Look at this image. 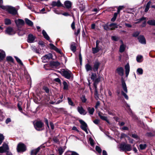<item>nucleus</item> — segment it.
I'll use <instances>...</instances> for the list:
<instances>
[{"label": "nucleus", "instance_id": "nucleus-1", "mask_svg": "<svg viewBox=\"0 0 155 155\" xmlns=\"http://www.w3.org/2000/svg\"><path fill=\"white\" fill-rule=\"evenodd\" d=\"M0 7L2 9L6 10L9 13L12 15H15L17 13V11L16 9L12 6H4L1 4L0 5Z\"/></svg>", "mask_w": 155, "mask_h": 155}, {"label": "nucleus", "instance_id": "nucleus-2", "mask_svg": "<svg viewBox=\"0 0 155 155\" xmlns=\"http://www.w3.org/2000/svg\"><path fill=\"white\" fill-rule=\"evenodd\" d=\"M61 74L68 79H72L73 75L71 72L68 70L62 69L61 71Z\"/></svg>", "mask_w": 155, "mask_h": 155}, {"label": "nucleus", "instance_id": "nucleus-3", "mask_svg": "<svg viewBox=\"0 0 155 155\" xmlns=\"http://www.w3.org/2000/svg\"><path fill=\"white\" fill-rule=\"evenodd\" d=\"M120 148L121 150L125 152L130 151L132 150L131 146L129 144H121L120 145Z\"/></svg>", "mask_w": 155, "mask_h": 155}, {"label": "nucleus", "instance_id": "nucleus-4", "mask_svg": "<svg viewBox=\"0 0 155 155\" xmlns=\"http://www.w3.org/2000/svg\"><path fill=\"white\" fill-rule=\"evenodd\" d=\"M34 127L37 130H40L42 129L44 124L41 121H38L34 123Z\"/></svg>", "mask_w": 155, "mask_h": 155}, {"label": "nucleus", "instance_id": "nucleus-5", "mask_svg": "<svg viewBox=\"0 0 155 155\" xmlns=\"http://www.w3.org/2000/svg\"><path fill=\"white\" fill-rule=\"evenodd\" d=\"M17 150L18 152H24L26 150V146L23 143H19L17 146Z\"/></svg>", "mask_w": 155, "mask_h": 155}, {"label": "nucleus", "instance_id": "nucleus-6", "mask_svg": "<svg viewBox=\"0 0 155 155\" xmlns=\"http://www.w3.org/2000/svg\"><path fill=\"white\" fill-rule=\"evenodd\" d=\"M9 150L8 145L5 143H4L2 146L0 147V153H3L6 152Z\"/></svg>", "mask_w": 155, "mask_h": 155}, {"label": "nucleus", "instance_id": "nucleus-7", "mask_svg": "<svg viewBox=\"0 0 155 155\" xmlns=\"http://www.w3.org/2000/svg\"><path fill=\"white\" fill-rule=\"evenodd\" d=\"M79 121L81 124V129L84 131L87 134L88 132L87 129V125L86 123L82 120H79Z\"/></svg>", "mask_w": 155, "mask_h": 155}, {"label": "nucleus", "instance_id": "nucleus-8", "mask_svg": "<svg viewBox=\"0 0 155 155\" xmlns=\"http://www.w3.org/2000/svg\"><path fill=\"white\" fill-rule=\"evenodd\" d=\"M15 31L11 27L7 28L5 30V33L8 35H13L15 34Z\"/></svg>", "mask_w": 155, "mask_h": 155}, {"label": "nucleus", "instance_id": "nucleus-9", "mask_svg": "<svg viewBox=\"0 0 155 155\" xmlns=\"http://www.w3.org/2000/svg\"><path fill=\"white\" fill-rule=\"evenodd\" d=\"M52 58V54L51 53H49L47 54H46L44 56H43L41 59L42 61L44 63H46L50 59Z\"/></svg>", "mask_w": 155, "mask_h": 155}, {"label": "nucleus", "instance_id": "nucleus-10", "mask_svg": "<svg viewBox=\"0 0 155 155\" xmlns=\"http://www.w3.org/2000/svg\"><path fill=\"white\" fill-rule=\"evenodd\" d=\"M100 64V62L98 60H96L94 63V66L93 68V71L94 72L97 71Z\"/></svg>", "mask_w": 155, "mask_h": 155}, {"label": "nucleus", "instance_id": "nucleus-11", "mask_svg": "<svg viewBox=\"0 0 155 155\" xmlns=\"http://www.w3.org/2000/svg\"><path fill=\"white\" fill-rule=\"evenodd\" d=\"M51 5L53 7H60L62 6V4L59 0L57 2L53 1L51 3Z\"/></svg>", "mask_w": 155, "mask_h": 155}, {"label": "nucleus", "instance_id": "nucleus-12", "mask_svg": "<svg viewBox=\"0 0 155 155\" xmlns=\"http://www.w3.org/2000/svg\"><path fill=\"white\" fill-rule=\"evenodd\" d=\"M77 110L81 114L85 115L87 114V112L82 107H78L77 108Z\"/></svg>", "mask_w": 155, "mask_h": 155}, {"label": "nucleus", "instance_id": "nucleus-13", "mask_svg": "<svg viewBox=\"0 0 155 155\" xmlns=\"http://www.w3.org/2000/svg\"><path fill=\"white\" fill-rule=\"evenodd\" d=\"M139 41L141 43L145 44L146 43V39L144 37L143 35H140L138 38Z\"/></svg>", "mask_w": 155, "mask_h": 155}, {"label": "nucleus", "instance_id": "nucleus-14", "mask_svg": "<svg viewBox=\"0 0 155 155\" xmlns=\"http://www.w3.org/2000/svg\"><path fill=\"white\" fill-rule=\"evenodd\" d=\"M35 37L31 34H29L28 35L27 39V41L28 42L32 43L33 42Z\"/></svg>", "mask_w": 155, "mask_h": 155}, {"label": "nucleus", "instance_id": "nucleus-15", "mask_svg": "<svg viewBox=\"0 0 155 155\" xmlns=\"http://www.w3.org/2000/svg\"><path fill=\"white\" fill-rule=\"evenodd\" d=\"M116 71L121 76L123 75L124 70L123 68L120 67L117 68L116 70Z\"/></svg>", "mask_w": 155, "mask_h": 155}, {"label": "nucleus", "instance_id": "nucleus-16", "mask_svg": "<svg viewBox=\"0 0 155 155\" xmlns=\"http://www.w3.org/2000/svg\"><path fill=\"white\" fill-rule=\"evenodd\" d=\"M15 22L18 26L20 25H23L25 23L23 20L19 19L17 20H15Z\"/></svg>", "mask_w": 155, "mask_h": 155}, {"label": "nucleus", "instance_id": "nucleus-17", "mask_svg": "<svg viewBox=\"0 0 155 155\" xmlns=\"http://www.w3.org/2000/svg\"><path fill=\"white\" fill-rule=\"evenodd\" d=\"M64 5L66 8H69L71 7L72 3L69 1H66L64 2Z\"/></svg>", "mask_w": 155, "mask_h": 155}, {"label": "nucleus", "instance_id": "nucleus-18", "mask_svg": "<svg viewBox=\"0 0 155 155\" xmlns=\"http://www.w3.org/2000/svg\"><path fill=\"white\" fill-rule=\"evenodd\" d=\"M125 70L126 76L127 77L130 72V66L128 64H127L125 66Z\"/></svg>", "mask_w": 155, "mask_h": 155}, {"label": "nucleus", "instance_id": "nucleus-19", "mask_svg": "<svg viewBox=\"0 0 155 155\" xmlns=\"http://www.w3.org/2000/svg\"><path fill=\"white\" fill-rule=\"evenodd\" d=\"M121 82L122 87L123 88V90L126 93H127V87L125 81L123 80H122Z\"/></svg>", "mask_w": 155, "mask_h": 155}, {"label": "nucleus", "instance_id": "nucleus-20", "mask_svg": "<svg viewBox=\"0 0 155 155\" xmlns=\"http://www.w3.org/2000/svg\"><path fill=\"white\" fill-rule=\"evenodd\" d=\"M5 56V52L3 51L0 50V61L2 60Z\"/></svg>", "mask_w": 155, "mask_h": 155}, {"label": "nucleus", "instance_id": "nucleus-21", "mask_svg": "<svg viewBox=\"0 0 155 155\" xmlns=\"http://www.w3.org/2000/svg\"><path fill=\"white\" fill-rule=\"evenodd\" d=\"M87 110L91 115H93L94 111V109L93 107H88L87 108Z\"/></svg>", "mask_w": 155, "mask_h": 155}, {"label": "nucleus", "instance_id": "nucleus-22", "mask_svg": "<svg viewBox=\"0 0 155 155\" xmlns=\"http://www.w3.org/2000/svg\"><path fill=\"white\" fill-rule=\"evenodd\" d=\"M25 21L26 24L28 25V26H31L33 25V22L28 18H25Z\"/></svg>", "mask_w": 155, "mask_h": 155}, {"label": "nucleus", "instance_id": "nucleus-23", "mask_svg": "<svg viewBox=\"0 0 155 155\" xmlns=\"http://www.w3.org/2000/svg\"><path fill=\"white\" fill-rule=\"evenodd\" d=\"M50 64L52 66L57 67L60 65V63L58 61H53L50 63Z\"/></svg>", "mask_w": 155, "mask_h": 155}, {"label": "nucleus", "instance_id": "nucleus-24", "mask_svg": "<svg viewBox=\"0 0 155 155\" xmlns=\"http://www.w3.org/2000/svg\"><path fill=\"white\" fill-rule=\"evenodd\" d=\"M109 26L110 28V29L113 30L118 27L117 25L115 23H112L110 24Z\"/></svg>", "mask_w": 155, "mask_h": 155}, {"label": "nucleus", "instance_id": "nucleus-25", "mask_svg": "<svg viewBox=\"0 0 155 155\" xmlns=\"http://www.w3.org/2000/svg\"><path fill=\"white\" fill-rule=\"evenodd\" d=\"M85 68L87 71H91L92 70H93V68H92L91 65L88 64H87L85 65Z\"/></svg>", "mask_w": 155, "mask_h": 155}, {"label": "nucleus", "instance_id": "nucleus-26", "mask_svg": "<svg viewBox=\"0 0 155 155\" xmlns=\"http://www.w3.org/2000/svg\"><path fill=\"white\" fill-rule=\"evenodd\" d=\"M42 34L44 37L47 40H49L50 39V38L47 35V33L46 32L45 30H43L42 32Z\"/></svg>", "mask_w": 155, "mask_h": 155}, {"label": "nucleus", "instance_id": "nucleus-27", "mask_svg": "<svg viewBox=\"0 0 155 155\" xmlns=\"http://www.w3.org/2000/svg\"><path fill=\"white\" fill-rule=\"evenodd\" d=\"M136 60L137 62H141L143 61V57L141 55H138L137 57Z\"/></svg>", "mask_w": 155, "mask_h": 155}, {"label": "nucleus", "instance_id": "nucleus-28", "mask_svg": "<svg viewBox=\"0 0 155 155\" xmlns=\"http://www.w3.org/2000/svg\"><path fill=\"white\" fill-rule=\"evenodd\" d=\"M147 23L150 25L155 26V20L151 19L148 21Z\"/></svg>", "mask_w": 155, "mask_h": 155}, {"label": "nucleus", "instance_id": "nucleus-29", "mask_svg": "<svg viewBox=\"0 0 155 155\" xmlns=\"http://www.w3.org/2000/svg\"><path fill=\"white\" fill-rule=\"evenodd\" d=\"M71 49L73 52H75L76 50V47L75 45V44L74 43H72L71 45Z\"/></svg>", "mask_w": 155, "mask_h": 155}, {"label": "nucleus", "instance_id": "nucleus-30", "mask_svg": "<svg viewBox=\"0 0 155 155\" xmlns=\"http://www.w3.org/2000/svg\"><path fill=\"white\" fill-rule=\"evenodd\" d=\"M126 48V46L122 44L120 47L119 51L121 53L123 52Z\"/></svg>", "mask_w": 155, "mask_h": 155}, {"label": "nucleus", "instance_id": "nucleus-31", "mask_svg": "<svg viewBox=\"0 0 155 155\" xmlns=\"http://www.w3.org/2000/svg\"><path fill=\"white\" fill-rule=\"evenodd\" d=\"M103 114L102 113H101L100 112H99L98 113L99 116L102 120H106L107 119V117L102 115Z\"/></svg>", "mask_w": 155, "mask_h": 155}, {"label": "nucleus", "instance_id": "nucleus-32", "mask_svg": "<svg viewBox=\"0 0 155 155\" xmlns=\"http://www.w3.org/2000/svg\"><path fill=\"white\" fill-rule=\"evenodd\" d=\"M151 2L150 1H149L147 4L144 10L145 12H147L148 11L150 7V5L151 4Z\"/></svg>", "mask_w": 155, "mask_h": 155}, {"label": "nucleus", "instance_id": "nucleus-33", "mask_svg": "<svg viewBox=\"0 0 155 155\" xmlns=\"http://www.w3.org/2000/svg\"><path fill=\"white\" fill-rule=\"evenodd\" d=\"M63 84L64 86V90H67L68 89V85L67 82L65 81H63Z\"/></svg>", "mask_w": 155, "mask_h": 155}, {"label": "nucleus", "instance_id": "nucleus-34", "mask_svg": "<svg viewBox=\"0 0 155 155\" xmlns=\"http://www.w3.org/2000/svg\"><path fill=\"white\" fill-rule=\"evenodd\" d=\"M95 88V90H94V95L95 96V97L96 98H97L98 97V92L97 90V86H94Z\"/></svg>", "mask_w": 155, "mask_h": 155}, {"label": "nucleus", "instance_id": "nucleus-35", "mask_svg": "<svg viewBox=\"0 0 155 155\" xmlns=\"http://www.w3.org/2000/svg\"><path fill=\"white\" fill-rule=\"evenodd\" d=\"M137 72L138 75H142L143 74V70L141 68H138L137 70Z\"/></svg>", "mask_w": 155, "mask_h": 155}, {"label": "nucleus", "instance_id": "nucleus-36", "mask_svg": "<svg viewBox=\"0 0 155 155\" xmlns=\"http://www.w3.org/2000/svg\"><path fill=\"white\" fill-rule=\"evenodd\" d=\"M97 78V74L96 73H91V79L93 81L95 79Z\"/></svg>", "mask_w": 155, "mask_h": 155}, {"label": "nucleus", "instance_id": "nucleus-37", "mask_svg": "<svg viewBox=\"0 0 155 155\" xmlns=\"http://www.w3.org/2000/svg\"><path fill=\"white\" fill-rule=\"evenodd\" d=\"M147 147V145L146 144H141L139 145L140 148L141 150L145 149Z\"/></svg>", "mask_w": 155, "mask_h": 155}, {"label": "nucleus", "instance_id": "nucleus-38", "mask_svg": "<svg viewBox=\"0 0 155 155\" xmlns=\"http://www.w3.org/2000/svg\"><path fill=\"white\" fill-rule=\"evenodd\" d=\"M99 51V49L98 47H96L95 48H92V51L94 54H95L98 52Z\"/></svg>", "mask_w": 155, "mask_h": 155}, {"label": "nucleus", "instance_id": "nucleus-39", "mask_svg": "<svg viewBox=\"0 0 155 155\" xmlns=\"http://www.w3.org/2000/svg\"><path fill=\"white\" fill-rule=\"evenodd\" d=\"M100 81V80L98 78H96L94 80V86H97V84Z\"/></svg>", "mask_w": 155, "mask_h": 155}, {"label": "nucleus", "instance_id": "nucleus-40", "mask_svg": "<svg viewBox=\"0 0 155 155\" xmlns=\"http://www.w3.org/2000/svg\"><path fill=\"white\" fill-rule=\"evenodd\" d=\"M68 103L70 105H71L72 106H74V104L73 102L72 101L71 99L70 98L68 97Z\"/></svg>", "mask_w": 155, "mask_h": 155}, {"label": "nucleus", "instance_id": "nucleus-41", "mask_svg": "<svg viewBox=\"0 0 155 155\" xmlns=\"http://www.w3.org/2000/svg\"><path fill=\"white\" fill-rule=\"evenodd\" d=\"M58 151L60 155L62 154L64 152V150L63 149V148L61 147L58 148Z\"/></svg>", "mask_w": 155, "mask_h": 155}, {"label": "nucleus", "instance_id": "nucleus-42", "mask_svg": "<svg viewBox=\"0 0 155 155\" xmlns=\"http://www.w3.org/2000/svg\"><path fill=\"white\" fill-rule=\"evenodd\" d=\"M5 24L6 25H9L11 24V20L9 19H5Z\"/></svg>", "mask_w": 155, "mask_h": 155}, {"label": "nucleus", "instance_id": "nucleus-43", "mask_svg": "<svg viewBox=\"0 0 155 155\" xmlns=\"http://www.w3.org/2000/svg\"><path fill=\"white\" fill-rule=\"evenodd\" d=\"M15 58L17 61V62L20 64L21 65H23V64L21 62V61L20 60V59H19L18 57L15 56Z\"/></svg>", "mask_w": 155, "mask_h": 155}, {"label": "nucleus", "instance_id": "nucleus-44", "mask_svg": "<svg viewBox=\"0 0 155 155\" xmlns=\"http://www.w3.org/2000/svg\"><path fill=\"white\" fill-rule=\"evenodd\" d=\"M4 139V137L3 135L0 134V145L2 143L3 140Z\"/></svg>", "mask_w": 155, "mask_h": 155}, {"label": "nucleus", "instance_id": "nucleus-45", "mask_svg": "<svg viewBox=\"0 0 155 155\" xmlns=\"http://www.w3.org/2000/svg\"><path fill=\"white\" fill-rule=\"evenodd\" d=\"M89 142L92 146H94V140L91 138H89Z\"/></svg>", "mask_w": 155, "mask_h": 155}, {"label": "nucleus", "instance_id": "nucleus-46", "mask_svg": "<svg viewBox=\"0 0 155 155\" xmlns=\"http://www.w3.org/2000/svg\"><path fill=\"white\" fill-rule=\"evenodd\" d=\"M96 150L99 153H100L101 152V148L99 147L98 146H96Z\"/></svg>", "mask_w": 155, "mask_h": 155}, {"label": "nucleus", "instance_id": "nucleus-47", "mask_svg": "<svg viewBox=\"0 0 155 155\" xmlns=\"http://www.w3.org/2000/svg\"><path fill=\"white\" fill-rule=\"evenodd\" d=\"M121 94H122L124 96V97L127 100L128 99V96L125 93H124L123 91H121Z\"/></svg>", "mask_w": 155, "mask_h": 155}, {"label": "nucleus", "instance_id": "nucleus-48", "mask_svg": "<svg viewBox=\"0 0 155 155\" xmlns=\"http://www.w3.org/2000/svg\"><path fill=\"white\" fill-rule=\"evenodd\" d=\"M6 59L8 61H10L12 62H13V59L11 57H7L6 58Z\"/></svg>", "mask_w": 155, "mask_h": 155}, {"label": "nucleus", "instance_id": "nucleus-49", "mask_svg": "<svg viewBox=\"0 0 155 155\" xmlns=\"http://www.w3.org/2000/svg\"><path fill=\"white\" fill-rule=\"evenodd\" d=\"M81 100L82 102L83 103H85L86 102L87 99L84 96H83L81 97Z\"/></svg>", "mask_w": 155, "mask_h": 155}, {"label": "nucleus", "instance_id": "nucleus-50", "mask_svg": "<svg viewBox=\"0 0 155 155\" xmlns=\"http://www.w3.org/2000/svg\"><path fill=\"white\" fill-rule=\"evenodd\" d=\"M43 89L47 93H48L49 92V89L46 87L44 86L43 87Z\"/></svg>", "mask_w": 155, "mask_h": 155}, {"label": "nucleus", "instance_id": "nucleus-51", "mask_svg": "<svg viewBox=\"0 0 155 155\" xmlns=\"http://www.w3.org/2000/svg\"><path fill=\"white\" fill-rule=\"evenodd\" d=\"M111 38L113 40L115 41H118L119 39L116 36H112Z\"/></svg>", "mask_w": 155, "mask_h": 155}, {"label": "nucleus", "instance_id": "nucleus-52", "mask_svg": "<svg viewBox=\"0 0 155 155\" xmlns=\"http://www.w3.org/2000/svg\"><path fill=\"white\" fill-rule=\"evenodd\" d=\"M80 31V29L79 28L78 29L77 31L75 32L74 34L76 36H78V35L79 34Z\"/></svg>", "mask_w": 155, "mask_h": 155}, {"label": "nucleus", "instance_id": "nucleus-53", "mask_svg": "<svg viewBox=\"0 0 155 155\" xmlns=\"http://www.w3.org/2000/svg\"><path fill=\"white\" fill-rule=\"evenodd\" d=\"M70 155H79L77 153L74 151H70Z\"/></svg>", "mask_w": 155, "mask_h": 155}, {"label": "nucleus", "instance_id": "nucleus-54", "mask_svg": "<svg viewBox=\"0 0 155 155\" xmlns=\"http://www.w3.org/2000/svg\"><path fill=\"white\" fill-rule=\"evenodd\" d=\"M18 34L19 35L21 36L25 34V32L23 31H20L18 32Z\"/></svg>", "mask_w": 155, "mask_h": 155}, {"label": "nucleus", "instance_id": "nucleus-55", "mask_svg": "<svg viewBox=\"0 0 155 155\" xmlns=\"http://www.w3.org/2000/svg\"><path fill=\"white\" fill-rule=\"evenodd\" d=\"M79 59L80 61V64H81L82 63V58L81 57V54L80 53L79 54Z\"/></svg>", "mask_w": 155, "mask_h": 155}, {"label": "nucleus", "instance_id": "nucleus-56", "mask_svg": "<svg viewBox=\"0 0 155 155\" xmlns=\"http://www.w3.org/2000/svg\"><path fill=\"white\" fill-rule=\"evenodd\" d=\"M132 137L135 138V139H139V137H138L137 136V135L136 134H132Z\"/></svg>", "mask_w": 155, "mask_h": 155}, {"label": "nucleus", "instance_id": "nucleus-57", "mask_svg": "<svg viewBox=\"0 0 155 155\" xmlns=\"http://www.w3.org/2000/svg\"><path fill=\"white\" fill-rule=\"evenodd\" d=\"M49 45L50 46L51 48L53 50H54L56 47L52 44H50Z\"/></svg>", "mask_w": 155, "mask_h": 155}, {"label": "nucleus", "instance_id": "nucleus-58", "mask_svg": "<svg viewBox=\"0 0 155 155\" xmlns=\"http://www.w3.org/2000/svg\"><path fill=\"white\" fill-rule=\"evenodd\" d=\"M139 34V33L138 32H136L134 33L133 36L134 37H137Z\"/></svg>", "mask_w": 155, "mask_h": 155}, {"label": "nucleus", "instance_id": "nucleus-59", "mask_svg": "<svg viewBox=\"0 0 155 155\" xmlns=\"http://www.w3.org/2000/svg\"><path fill=\"white\" fill-rule=\"evenodd\" d=\"M71 27L73 30L75 29V22L74 21L72 22L71 24Z\"/></svg>", "mask_w": 155, "mask_h": 155}, {"label": "nucleus", "instance_id": "nucleus-60", "mask_svg": "<svg viewBox=\"0 0 155 155\" xmlns=\"http://www.w3.org/2000/svg\"><path fill=\"white\" fill-rule=\"evenodd\" d=\"M146 136L148 137H152L153 136L151 132H148L146 133Z\"/></svg>", "mask_w": 155, "mask_h": 155}, {"label": "nucleus", "instance_id": "nucleus-61", "mask_svg": "<svg viewBox=\"0 0 155 155\" xmlns=\"http://www.w3.org/2000/svg\"><path fill=\"white\" fill-rule=\"evenodd\" d=\"M53 140L55 143H58V140L56 137H54L53 138Z\"/></svg>", "mask_w": 155, "mask_h": 155}, {"label": "nucleus", "instance_id": "nucleus-62", "mask_svg": "<svg viewBox=\"0 0 155 155\" xmlns=\"http://www.w3.org/2000/svg\"><path fill=\"white\" fill-rule=\"evenodd\" d=\"M54 50L58 53H61V50L57 48V47H56L54 49Z\"/></svg>", "mask_w": 155, "mask_h": 155}, {"label": "nucleus", "instance_id": "nucleus-63", "mask_svg": "<svg viewBox=\"0 0 155 155\" xmlns=\"http://www.w3.org/2000/svg\"><path fill=\"white\" fill-rule=\"evenodd\" d=\"M11 121V119L10 118H8L5 121V123L6 124H8V123L10 122Z\"/></svg>", "mask_w": 155, "mask_h": 155}, {"label": "nucleus", "instance_id": "nucleus-64", "mask_svg": "<svg viewBox=\"0 0 155 155\" xmlns=\"http://www.w3.org/2000/svg\"><path fill=\"white\" fill-rule=\"evenodd\" d=\"M94 123L96 124H99V120L98 119H96L93 121Z\"/></svg>", "mask_w": 155, "mask_h": 155}]
</instances>
